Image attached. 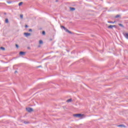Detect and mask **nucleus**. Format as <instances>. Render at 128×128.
Masks as SVG:
<instances>
[{
	"label": "nucleus",
	"mask_w": 128,
	"mask_h": 128,
	"mask_svg": "<svg viewBox=\"0 0 128 128\" xmlns=\"http://www.w3.org/2000/svg\"><path fill=\"white\" fill-rule=\"evenodd\" d=\"M82 116H84V114H74L73 115V116H75L76 118H82Z\"/></svg>",
	"instance_id": "f257e3e1"
},
{
	"label": "nucleus",
	"mask_w": 128,
	"mask_h": 128,
	"mask_svg": "<svg viewBox=\"0 0 128 128\" xmlns=\"http://www.w3.org/2000/svg\"><path fill=\"white\" fill-rule=\"evenodd\" d=\"M39 44H44V42H42V40H40L39 41Z\"/></svg>",
	"instance_id": "ddd939ff"
},
{
	"label": "nucleus",
	"mask_w": 128,
	"mask_h": 128,
	"mask_svg": "<svg viewBox=\"0 0 128 128\" xmlns=\"http://www.w3.org/2000/svg\"><path fill=\"white\" fill-rule=\"evenodd\" d=\"M20 56H24V54H26V52H20Z\"/></svg>",
	"instance_id": "0eeeda50"
},
{
	"label": "nucleus",
	"mask_w": 128,
	"mask_h": 128,
	"mask_svg": "<svg viewBox=\"0 0 128 128\" xmlns=\"http://www.w3.org/2000/svg\"><path fill=\"white\" fill-rule=\"evenodd\" d=\"M6 2L7 4H12V1H7Z\"/></svg>",
	"instance_id": "412c9836"
},
{
	"label": "nucleus",
	"mask_w": 128,
	"mask_h": 128,
	"mask_svg": "<svg viewBox=\"0 0 128 128\" xmlns=\"http://www.w3.org/2000/svg\"><path fill=\"white\" fill-rule=\"evenodd\" d=\"M24 4L23 2H20L18 4L19 6H22V4Z\"/></svg>",
	"instance_id": "dca6fc26"
},
{
	"label": "nucleus",
	"mask_w": 128,
	"mask_h": 128,
	"mask_svg": "<svg viewBox=\"0 0 128 128\" xmlns=\"http://www.w3.org/2000/svg\"><path fill=\"white\" fill-rule=\"evenodd\" d=\"M42 34H43L44 36L46 35V32L42 31Z\"/></svg>",
	"instance_id": "aec40b11"
},
{
	"label": "nucleus",
	"mask_w": 128,
	"mask_h": 128,
	"mask_svg": "<svg viewBox=\"0 0 128 128\" xmlns=\"http://www.w3.org/2000/svg\"><path fill=\"white\" fill-rule=\"evenodd\" d=\"M113 28H116V25H110L108 26V28H110L111 30H112Z\"/></svg>",
	"instance_id": "7ed1b4c3"
},
{
	"label": "nucleus",
	"mask_w": 128,
	"mask_h": 128,
	"mask_svg": "<svg viewBox=\"0 0 128 128\" xmlns=\"http://www.w3.org/2000/svg\"><path fill=\"white\" fill-rule=\"evenodd\" d=\"M56 2H58V0H56Z\"/></svg>",
	"instance_id": "c85d7f7f"
},
{
	"label": "nucleus",
	"mask_w": 128,
	"mask_h": 128,
	"mask_svg": "<svg viewBox=\"0 0 128 128\" xmlns=\"http://www.w3.org/2000/svg\"><path fill=\"white\" fill-rule=\"evenodd\" d=\"M24 124H30V122H26V121H24Z\"/></svg>",
	"instance_id": "f3484780"
},
{
	"label": "nucleus",
	"mask_w": 128,
	"mask_h": 128,
	"mask_svg": "<svg viewBox=\"0 0 128 128\" xmlns=\"http://www.w3.org/2000/svg\"><path fill=\"white\" fill-rule=\"evenodd\" d=\"M26 110L28 112H34V109L32 108H26Z\"/></svg>",
	"instance_id": "f03ea898"
},
{
	"label": "nucleus",
	"mask_w": 128,
	"mask_h": 128,
	"mask_svg": "<svg viewBox=\"0 0 128 128\" xmlns=\"http://www.w3.org/2000/svg\"><path fill=\"white\" fill-rule=\"evenodd\" d=\"M4 14H5V15L6 14V13L4 12Z\"/></svg>",
	"instance_id": "cd10ccee"
},
{
	"label": "nucleus",
	"mask_w": 128,
	"mask_h": 128,
	"mask_svg": "<svg viewBox=\"0 0 128 128\" xmlns=\"http://www.w3.org/2000/svg\"><path fill=\"white\" fill-rule=\"evenodd\" d=\"M70 10L72 11L76 10V8L70 7Z\"/></svg>",
	"instance_id": "9b49d317"
},
{
	"label": "nucleus",
	"mask_w": 128,
	"mask_h": 128,
	"mask_svg": "<svg viewBox=\"0 0 128 128\" xmlns=\"http://www.w3.org/2000/svg\"><path fill=\"white\" fill-rule=\"evenodd\" d=\"M118 128H126V126H124V124L118 125Z\"/></svg>",
	"instance_id": "6e6552de"
},
{
	"label": "nucleus",
	"mask_w": 128,
	"mask_h": 128,
	"mask_svg": "<svg viewBox=\"0 0 128 128\" xmlns=\"http://www.w3.org/2000/svg\"><path fill=\"white\" fill-rule=\"evenodd\" d=\"M29 32H32V30L30 29V30H29Z\"/></svg>",
	"instance_id": "393cba45"
},
{
	"label": "nucleus",
	"mask_w": 128,
	"mask_h": 128,
	"mask_svg": "<svg viewBox=\"0 0 128 128\" xmlns=\"http://www.w3.org/2000/svg\"><path fill=\"white\" fill-rule=\"evenodd\" d=\"M0 50H5L6 48L4 47H0Z\"/></svg>",
	"instance_id": "6ab92c4d"
},
{
	"label": "nucleus",
	"mask_w": 128,
	"mask_h": 128,
	"mask_svg": "<svg viewBox=\"0 0 128 128\" xmlns=\"http://www.w3.org/2000/svg\"><path fill=\"white\" fill-rule=\"evenodd\" d=\"M118 26H121L122 28H124V26L122 24H119Z\"/></svg>",
	"instance_id": "2eb2a0df"
},
{
	"label": "nucleus",
	"mask_w": 128,
	"mask_h": 128,
	"mask_svg": "<svg viewBox=\"0 0 128 128\" xmlns=\"http://www.w3.org/2000/svg\"><path fill=\"white\" fill-rule=\"evenodd\" d=\"M38 68H42V66H37Z\"/></svg>",
	"instance_id": "b1692460"
},
{
	"label": "nucleus",
	"mask_w": 128,
	"mask_h": 128,
	"mask_svg": "<svg viewBox=\"0 0 128 128\" xmlns=\"http://www.w3.org/2000/svg\"><path fill=\"white\" fill-rule=\"evenodd\" d=\"M123 34L124 36L128 40V33H123Z\"/></svg>",
	"instance_id": "423d86ee"
},
{
	"label": "nucleus",
	"mask_w": 128,
	"mask_h": 128,
	"mask_svg": "<svg viewBox=\"0 0 128 128\" xmlns=\"http://www.w3.org/2000/svg\"><path fill=\"white\" fill-rule=\"evenodd\" d=\"M65 30V32H68V34H72V32L68 30V29L66 28H65V29L64 30Z\"/></svg>",
	"instance_id": "20e7f679"
},
{
	"label": "nucleus",
	"mask_w": 128,
	"mask_h": 128,
	"mask_svg": "<svg viewBox=\"0 0 128 128\" xmlns=\"http://www.w3.org/2000/svg\"><path fill=\"white\" fill-rule=\"evenodd\" d=\"M24 35L25 36H26V38H28V36H30V33L24 32Z\"/></svg>",
	"instance_id": "39448f33"
},
{
	"label": "nucleus",
	"mask_w": 128,
	"mask_h": 128,
	"mask_svg": "<svg viewBox=\"0 0 128 128\" xmlns=\"http://www.w3.org/2000/svg\"><path fill=\"white\" fill-rule=\"evenodd\" d=\"M61 28H64V30H65L66 27H64V26H61Z\"/></svg>",
	"instance_id": "a211bd4d"
},
{
	"label": "nucleus",
	"mask_w": 128,
	"mask_h": 128,
	"mask_svg": "<svg viewBox=\"0 0 128 128\" xmlns=\"http://www.w3.org/2000/svg\"><path fill=\"white\" fill-rule=\"evenodd\" d=\"M72 100V98H70V99H68V100H67L66 102H71Z\"/></svg>",
	"instance_id": "9d476101"
},
{
	"label": "nucleus",
	"mask_w": 128,
	"mask_h": 128,
	"mask_svg": "<svg viewBox=\"0 0 128 128\" xmlns=\"http://www.w3.org/2000/svg\"><path fill=\"white\" fill-rule=\"evenodd\" d=\"M5 22H6V24H8V18L6 19Z\"/></svg>",
	"instance_id": "f8f14e48"
},
{
	"label": "nucleus",
	"mask_w": 128,
	"mask_h": 128,
	"mask_svg": "<svg viewBox=\"0 0 128 128\" xmlns=\"http://www.w3.org/2000/svg\"><path fill=\"white\" fill-rule=\"evenodd\" d=\"M25 28H28V26L26 25V26H25Z\"/></svg>",
	"instance_id": "a878e982"
},
{
	"label": "nucleus",
	"mask_w": 128,
	"mask_h": 128,
	"mask_svg": "<svg viewBox=\"0 0 128 128\" xmlns=\"http://www.w3.org/2000/svg\"><path fill=\"white\" fill-rule=\"evenodd\" d=\"M16 72H18V71L16 70L14 74H16Z\"/></svg>",
	"instance_id": "bb28decb"
},
{
	"label": "nucleus",
	"mask_w": 128,
	"mask_h": 128,
	"mask_svg": "<svg viewBox=\"0 0 128 128\" xmlns=\"http://www.w3.org/2000/svg\"><path fill=\"white\" fill-rule=\"evenodd\" d=\"M20 18H24V15L22 14H20Z\"/></svg>",
	"instance_id": "4468645a"
},
{
	"label": "nucleus",
	"mask_w": 128,
	"mask_h": 128,
	"mask_svg": "<svg viewBox=\"0 0 128 128\" xmlns=\"http://www.w3.org/2000/svg\"><path fill=\"white\" fill-rule=\"evenodd\" d=\"M116 22V21L112 22V21H108V24H114Z\"/></svg>",
	"instance_id": "1a4fd4ad"
},
{
	"label": "nucleus",
	"mask_w": 128,
	"mask_h": 128,
	"mask_svg": "<svg viewBox=\"0 0 128 128\" xmlns=\"http://www.w3.org/2000/svg\"><path fill=\"white\" fill-rule=\"evenodd\" d=\"M16 48H18V44H16Z\"/></svg>",
	"instance_id": "5701e85b"
},
{
	"label": "nucleus",
	"mask_w": 128,
	"mask_h": 128,
	"mask_svg": "<svg viewBox=\"0 0 128 128\" xmlns=\"http://www.w3.org/2000/svg\"><path fill=\"white\" fill-rule=\"evenodd\" d=\"M120 16L118 15H118H116V16H115V18H120Z\"/></svg>",
	"instance_id": "4be33fe9"
}]
</instances>
